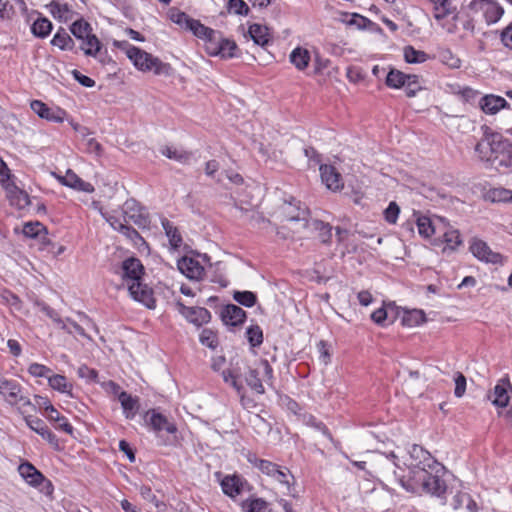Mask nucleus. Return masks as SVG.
Segmentation results:
<instances>
[{"instance_id":"13d9d810","label":"nucleus","mask_w":512,"mask_h":512,"mask_svg":"<svg viewBox=\"0 0 512 512\" xmlns=\"http://www.w3.org/2000/svg\"><path fill=\"white\" fill-rule=\"evenodd\" d=\"M400 213V208L395 202H390L388 207L384 210L385 220L390 224L397 222Z\"/></svg>"},{"instance_id":"a19ab883","label":"nucleus","mask_w":512,"mask_h":512,"mask_svg":"<svg viewBox=\"0 0 512 512\" xmlns=\"http://www.w3.org/2000/svg\"><path fill=\"white\" fill-rule=\"evenodd\" d=\"M81 41L82 43L80 47L84 53L89 56H96L101 48L98 38L94 34L90 33L87 37L81 39Z\"/></svg>"},{"instance_id":"49530a36","label":"nucleus","mask_w":512,"mask_h":512,"mask_svg":"<svg viewBox=\"0 0 512 512\" xmlns=\"http://www.w3.org/2000/svg\"><path fill=\"white\" fill-rule=\"evenodd\" d=\"M243 512H266L267 503L261 498L247 499L241 504Z\"/></svg>"},{"instance_id":"f257e3e1","label":"nucleus","mask_w":512,"mask_h":512,"mask_svg":"<svg viewBox=\"0 0 512 512\" xmlns=\"http://www.w3.org/2000/svg\"><path fill=\"white\" fill-rule=\"evenodd\" d=\"M404 465L408 467V475L401 476L395 472V476L406 491L427 493L436 497H442L445 494L447 485L443 477L446 469L421 446H412Z\"/></svg>"},{"instance_id":"c9c22d12","label":"nucleus","mask_w":512,"mask_h":512,"mask_svg":"<svg viewBox=\"0 0 512 512\" xmlns=\"http://www.w3.org/2000/svg\"><path fill=\"white\" fill-rule=\"evenodd\" d=\"M433 5L434 18L441 21L448 15L452 14L454 8L450 0H427Z\"/></svg>"},{"instance_id":"a18cd8bd","label":"nucleus","mask_w":512,"mask_h":512,"mask_svg":"<svg viewBox=\"0 0 512 512\" xmlns=\"http://www.w3.org/2000/svg\"><path fill=\"white\" fill-rule=\"evenodd\" d=\"M404 58L407 63H423L428 59V55L412 46H406L404 48Z\"/></svg>"},{"instance_id":"a211bd4d","label":"nucleus","mask_w":512,"mask_h":512,"mask_svg":"<svg viewBox=\"0 0 512 512\" xmlns=\"http://www.w3.org/2000/svg\"><path fill=\"white\" fill-rule=\"evenodd\" d=\"M179 271L191 280H200L205 270L200 262L192 257L184 256L177 262Z\"/></svg>"},{"instance_id":"6ab92c4d","label":"nucleus","mask_w":512,"mask_h":512,"mask_svg":"<svg viewBox=\"0 0 512 512\" xmlns=\"http://www.w3.org/2000/svg\"><path fill=\"white\" fill-rule=\"evenodd\" d=\"M319 170L321 180L328 189L332 191H338L343 188L341 174L336 170L335 167L327 164H321Z\"/></svg>"},{"instance_id":"72a5a7b5","label":"nucleus","mask_w":512,"mask_h":512,"mask_svg":"<svg viewBox=\"0 0 512 512\" xmlns=\"http://www.w3.org/2000/svg\"><path fill=\"white\" fill-rule=\"evenodd\" d=\"M51 14L59 20L69 21L73 18L72 7L65 2L52 1L49 5Z\"/></svg>"},{"instance_id":"f8f14e48","label":"nucleus","mask_w":512,"mask_h":512,"mask_svg":"<svg viewBox=\"0 0 512 512\" xmlns=\"http://www.w3.org/2000/svg\"><path fill=\"white\" fill-rule=\"evenodd\" d=\"M512 397V385L508 378L498 380L493 390L488 394V399L492 404L500 409H504L509 404Z\"/></svg>"},{"instance_id":"8fccbe9b","label":"nucleus","mask_w":512,"mask_h":512,"mask_svg":"<svg viewBox=\"0 0 512 512\" xmlns=\"http://www.w3.org/2000/svg\"><path fill=\"white\" fill-rule=\"evenodd\" d=\"M227 11L230 14L247 16L250 9L246 2L243 0H228Z\"/></svg>"},{"instance_id":"de8ad7c7","label":"nucleus","mask_w":512,"mask_h":512,"mask_svg":"<svg viewBox=\"0 0 512 512\" xmlns=\"http://www.w3.org/2000/svg\"><path fill=\"white\" fill-rule=\"evenodd\" d=\"M168 17L173 23L185 29L188 28L190 22L192 21V18L177 8H171L168 12Z\"/></svg>"},{"instance_id":"7ed1b4c3","label":"nucleus","mask_w":512,"mask_h":512,"mask_svg":"<svg viewBox=\"0 0 512 512\" xmlns=\"http://www.w3.org/2000/svg\"><path fill=\"white\" fill-rule=\"evenodd\" d=\"M120 47L125 51L126 56L130 59L133 65L142 72H154L157 75L167 74L169 65L163 63L159 58L154 57L150 53L123 42Z\"/></svg>"},{"instance_id":"69168bd1","label":"nucleus","mask_w":512,"mask_h":512,"mask_svg":"<svg viewBox=\"0 0 512 512\" xmlns=\"http://www.w3.org/2000/svg\"><path fill=\"white\" fill-rule=\"evenodd\" d=\"M349 23L359 29L371 28L374 25L371 20L359 14H353Z\"/></svg>"},{"instance_id":"a878e982","label":"nucleus","mask_w":512,"mask_h":512,"mask_svg":"<svg viewBox=\"0 0 512 512\" xmlns=\"http://www.w3.org/2000/svg\"><path fill=\"white\" fill-rule=\"evenodd\" d=\"M118 400L121 403L126 419H133L140 407L139 399L128 394L126 391H121L118 395Z\"/></svg>"},{"instance_id":"2eb2a0df","label":"nucleus","mask_w":512,"mask_h":512,"mask_svg":"<svg viewBox=\"0 0 512 512\" xmlns=\"http://www.w3.org/2000/svg\"><path fill=\"white\" fill-rule=\"evenodd\" d=\"M222 491L230 498H235L244 491L251 489L245 478L238 474L226 475L220 482Z\"/></svg>"},{"instance_id":"4c0bfd02","label":"nucleus","mask_w":512,"mask_h":512,"mask_svg":"<svg viewBox=\"0 0 512 512\" xmlns=\"http://www.w3.org/2000/svg\"><path fill=\"white\" fill-rule=\"evenodd\" d=\"M248 33L254 43L260 46H265L270 40L268 28L260 24L250 25Z\"/></svg>"},{"instance_id":"473e14b6","label":"nucleus","mask_w":512,"mask_h":512,"mask_svg":"<svg viewBox=\"0 0 512 512\" xmlns=\"http://www.w3.org/2000/svg\"><path fill=\"white\" fill-rule=\"evenodd\" d=\"M451 505L455 510L465 508L468 512H477L478 507L476 502L470 497L469 494L464 492L456 493L453 498Z\"/></svg>"},{"instance_id":"680f3d73","label":"nucleus","mask_w":512,"mask_h":512,"mask_svg":"<svg viewBox=\"0 0 512 512\" xmlns=\"http://www.w3.org/2000/svg\"><path fill=\"white\" fill-rule=\"evenodd\" d=\"M199 339L203 345L209 348H215L217 346V338L215 334L209 329L202 330Z\"/></svg>"},{"instance_id":"864d4df0","label":"nucleus","mask_w":512,"mask_h":512,"mask_svg":"<svg viewBox=\"0 0 512 512\" xmlns=\"http://www.w3.org/2000/svg\"><path fill=\"white\" fill-rule=\"evenodd\" d=\"M417 228L421 236L429 238L434 234V227L428 217L421 216L417 219Z\"/></svg>"},{"instance_id":"4468645a","label":"nucleus","mask_w":512,"mask_h":512,"mask_svg":"<svg viewBox=\"0 0 512 512\" xmlns=\"http://www.w3.org/2000/svg\"><path fill=\"white\" fill-rule=\"evenodd\" d=\"M206 51L212 56H220L224 59L236 56L237 45L230 39L223 38L218 32V38L206 45Z\"/></svg>"},{"instance_id":"e2e57ef3","label":"nucleus","mask_w":512,"mask_h":512,"mask_svg":"<svg viewBox=\"0 0 512 512\" xmlns=\"http://www.w3.org/2000/svg\"><path fill=\"white\" fill-rule=\"evenodd\" d=\"M77 374L80 378L87 381H96L98 376V372L95 369L84 364L78 368Z\"/></svg>"},{"instance_id":"6e6552de","label":"nucleus","mask_w":512,"mask_h":512,"mask_svg":"<svg viewBox=\"0 0 512 512\" xmlns=\"http://www.w3.org/2000/svg\"><path fill=\"white\" fill-rule=\"evenodd\" d=\"M124 220L132 222L139 228H146L150 224L146 210L134 199L127 200L123 205Z\"/></svg>"},{"instance_id":"79ce46f5","label":"nucleus","mask_w":512,"mask_h":512,"mask_svg":"<svg viewBox=\"0 0 512 512\" xmlns=\"http://www.w3.org/2000/svg\"><path fill=\"white\" fill-rule=\"evenodd\" d=\"M425 322V314L422 310H411L404 313L402 323L408 327L418 326Z\"/></svg>"},{"instance_id":"7c9ffc66","label":"nucleus","mask_w":512,"mask_h":512,"mask_svg":"<svg viewBox=\"0 0 512 512\" xmlns=\"http://www.w3.org/2000/svg\"><path fill=\"white\" fill-rule=\"evenodd\" d=\"M48 384L53 390L72 397L73 385L64 375L51 373L48 378Z\"/></svg>"},{"instance_id":"39448f33","label":"nucleus","mask_w":512,"mask_h":512,"mask_svg":"<svg viewBox=\"0 0 512 512\" xmlns=\"http://www.w3.org/2000/svg\"><path fill=\"white\" fill-rule=\"evenodd\" d=\"M249 462L256 468H258L263 474L271 477L277 481L283 488L284 493L292 494V482L294 481L293 475L286 467H280L279 465L272 463L268 460L258 459L257 457H249Z\"/></svg>"},{"instance_id":"09e8293b","label":"nucleus","mask_w":512,"mask_h":512,"mask_svg":"<svg viewBox=\"0 0 512 512\" xmlns=\"http://www.w3.org/2000/svg\"><path fill=\"white\" fill-rule=\"evenodd\" d=\"M488 197L493 202H512V191L503 187L490 189Z\"/></svg>"},{"instance_id":"338daca9","label":"nucleus","mask_w":512,"mask_h":512,"mask_svg":"<svg viewBox=\"0 0 512 512\" xmlns=\"http://www.w3.org/2000/svg\"><path fill=\"white\" fill-rule=\"evenodd\" d=\"M120 227V233L126 236L128 239L133 241L134 243H137L138 241H143V238L141 235L132 227L125 224L124 226Z\"/></svg>"},{"instance_id":"b1692460","label":"nucleus","mask_w":512,"mask_h":512,"mask_svg":"<svg viewBox=\"0 0 512 512\" xmlns=\"http://www.w3.org/2000/svg\"><path fill=\"white\" fill-rule=\"evenodd\" d=\"M245 317V311L234 304L225 306L221 311V319L225 325L237 326L243 323Z\"/></svg>"},{"instance_id":"4be33fe9","label":"nucleus","mask_w":512,"mask_h":512,"mask_svg":"<svg viewBox=\"0 0 512 512\" xmlns=\"http://www.w3.org/2000/svg\"><path fill=\"white\" fill-rule=\"evenodd\" d=\"M179 312L186 317L188 321L196 325H202L210 319V312L206 308L186 307L181 302H177Z\"/></svg>"},{"instance_id":"f03ea898","label":"nucleus","mask_w":512,"mask_h":512,"mask_svg":"<svg viewBox=\"0 0 512 512\" xmlns=\"http://www.w3.org/2000/svg\"><path fill=\"white\" fill-rule=\"evenodd\" d=\"M123 281L128 288L130 296L147 308L155 307L153 290L142 283L144 267L139 259L128 258L122 264Z\"/></svg>"},{"instance_id":"3c124183","label":"nucleus","mask_w":512,"mask_h":512,"mask_svg":"<svg viewBox=\"0 0 512 512\" xmlns=\"http://www.w3.org/2000/svg\"><path fill=\"white\" fill-rule=\"evenodd\" d=\"M91 26L84 20H77L71 26V33L79 40L91 33Z\"/></svg>"},{"instance_id":"0e129e2a","label":"nucleus","mask_w":512,"mask_h":512,"mask_svg":"<svg viewBox=\"0 0 512 512\" xmlns=\"http://www.w3.org/2000/svg\"><path fill=\"white\" fill-rule=\"evenodd\" d=\"M413 79H409L405 86H403L405 90V94L408 97H414L416 93L421 90V86L418 81V76L412 75Z\"/></svg>"},{"instance_id":"aec40b11","label":"nucleus","mask_w":512,"mask_h":512,"mask_svg":"<svg viewBox=\"0 0 512 512\" xmlns=\"http://www.w3.org/2000/svg\"><path fill=\"white\" fill-rule=\"evenodd\" d=\"M57 179L62 185L77 191L93 193L95 190L91 183L82 180L75 172L70 169L66 171L65 175L57 176Z\"/></svg>"},{"instance_id":"dca6fc26","label":"nucleus","mask_w":512,"mask_h":512,"mask_svg":"<svg viewBox=\"0 0 512 512\" xmlns=\"http://www.w3.org/2000/svg\"><path fill=\"white\" fill-rule=\"evenodd\" d=\"M32 111L40 118L50 122L61 123L65 120L66 112L59 107H49L40 100H33L30 104Z\"/></svg>"},{"instance_id":"37998d69","label":"nucleus","mask_w":512,"mask_h":512,"mask_svg":"<svg viewBox=\"0 0 512 512\" xmlns=\"http://www.w3.org/2000/svg\"><path fill=\"white\" fill-rule=\"evenodd\" d=\"M51 44L59 47L61 50H71L74 42L70 35L64 30L58 31L52 38Z\"/></svg>"},{"instance_id":"f3484780","label":"nucleus","mask_w":512,"mask_h":512,"mask_svg":"<svg viewBox=\"0 0 512 512\" xmlns=\"http://www.w3.org/2000/svg\"><path fill=\"white\" fill-rule=\"evenodd\" d=\"M144 420L146 424L149 425L151 429L156 433L165 431L169 434H174L177 431L176 425L169 421L166 416L157 412L155 409L147 411L144 416Z\"/></svg>"},{"instance_id":"1a4fd4ad","label":"nucleus","mask_w":512,"mask_h":512,"mask_svg":"<svg viewBox=\"0 0 512 512\" xmlns=\"http://www.w3.org/2000/svg\"><path fill=\"white\" fill-rule=\"evenodd\" d=\"M18 472L21 477L31 486L39 487L44 485L43 490L50 494L53 490L51 482L38 471L31 463L25 462L19 465Z\"/></svg>"},{"instance_id":"bb28decb","label":"nucleus","mask_w":512,"mask_h":512,"mask_svg":"<svg viewBox=\"0 0 512 512\" xmlns=\"http://www.w3.org/2000/svg\"><path fill=\"white\" fill-rule=\"evenodd\" d=\"M161 224L168 238L170 248L174 251L178 250L183 244V238L178 227L166 218L161 219Z\"/></svg>"},{"instance_id":"f704fd0d","label":"nucleus","mask_w":512,"mask_h":512,"mask_svg":"<svg viewBox=\"0 0 512 512\" xmlns=\"http://www.w3.org/2000/svg\"><path fill=\"white\" fill-rule=\"evenodd\" d=\"M160 152L165 157L182 164L188 163L192 157L190 152L174 146H164L161 148Z\"/></svg>"},{"instance_id":"393cba45","label":"nucleus","mask_w":512,"mask_h":512,"mask_svg":"<svg viewBox=\"0 0 512 512\" xmlns=\"http://www.w3.org/2000/svg\"><path fill=\"white\" fill-rule=\"evenodd\" d=\"M479 104L482 111L490 115H494L499 110L508 107V103L503 97L493 94L483 96Z\"/></svg>"},{"instance_id":"603ef678","label":"nucleus","mask_w":512,"mask_h":512,"mask_svg":"<svg viewBox=\"0 0 512 512\" xmlns=\"http://www.w3.org/2000/svg\"><path fill=\"white\" fill-rule=\"evenodd\" d=\"M28 373L35 378H46L48 380L52 370L40 363H31L28 367Z\"/></svg>"},{"instance_id":"20e7f679","label":"nucleus","mask_w":512,"mask_h":512,"mask_svg":"<svg viewBox=\"0 0 512 512\" xmlns=\"http://www.w3.org/2000/svg\"><path fill=\"white\" fill-rule=\"evenodd\" d=\"M505 147H508V141L501 134L489 132L486 128L484 137L477 143L475 151L481 160L494 161L499 159Z\"/></svg>"},{"instance_id":"412c9836","label":"nucleus","mask_w":512,"mask_h":512,"mask_svg":"<svg viewBox=\"0 0 512 512\" xmlns=\"http://www.w3.org/2000/svg\"><path fill=\"white\" fill-rule=\"evenodd\" d=\"M22 233L28 238H38L42 244V249L50 246L51 241L47 237V230L45 226L38 222H27L23 225Z\"/></svg>"},{"instance_id":"9b49d317","label":"nucleus","mask_w":512,"mask_h":512,"mask_svg":"<svg viewBox=\"0 0 512 512\" xmlns=\"http://www.w3.org/2000/svg\"><path fill=\"white\" fill-rule=\"evenodd\" d=\"M470 7L473 10H481L489 25L498 22L504 14L503 7L495 0H473Z\"/></svg>"},{"instance_id":"423d86ee","label":"nucleus","mask_w":512,"mask_h":512,"mask_svg":"<svg viewBox=\"0 0 512 512\" xmlns=\"http://www.w3.org/2000/svg\"><path fill=\"white\" fill-rule=\"evenodd\" d=\"M273 378V369L266 359L258 361L253 367H249L245 375L247 385L258 394L265 393L263 383L272 387Z\"/></svg>"},{"instance_id":"2f4dec72","label":"nucleus","mask_w":512,"mask_h":512,"mask_svg":"<svg viewBox=\"0 0 512 512\" xmlns=\"http://www.w3.org/2000/svg\"><path fill=\"white\" fill-rule=\"evenodd\" d=\"M45 416L55 423H57L56 428L60 429L68 434H72L73 427L67 421L64 416H61L60 413L54 408L53 405H49L45 407Z\"/></svg>"},{"instance_id":"e433bc0d","label":"nucleus","mask_w":512,"mask_h":512,"mask_svg":"<svg viewBox=\"0 0 512 512\" xmlns=\"http://www.w3.org/2000/svg\"><path fill=\"white\" fill-rule=\"evenodd\" d=\"M307 229L311 231H318L319 232V240L322 243H328L331 239L332 233H331V226L329 224L324 223L323 221L317 220V219H311L309 224L306 226Z\"/></svg>"},{"instance_id":"ddd939ff","label":"nucleus","mask_w":512,"mask_h":512,"mask_svg":"<svg viewBox=\"0 0 512 512\" xmlns=\"http://www.w3.org/2000/svg\"><path fill=\"white\" fill-rule=\"evenodd\" d=\"M469 249L471 253L480 261L491 264H502L503 256L491 250L486 242L481 239L473 238L470 241Z\"/></svg>"},{"instance_id":"4d7b16f0","label":"nucleus","mask_w":512,"mask_h":512,"mask_svg":"<svg viewBox=\"0 0 512 512\" xmlns=\"http://www.w3.org/2000/svg\"><path fill=\"white\" fill-rule=\"evenodd\" d=\"M247 336L252 346H259L263 341V333L259 326H251L247 329Z\"/></svg>"},{"instance_id":"6e6d98bb","label":"nucleus","mask_w":512,"mask_h":512,"mask_svg":"<svg viewBox=\"0 0 512 512\" xmlns=\"http://www.w3.org/2000/svg\"><path fill=\"white\" fill-rule=\"evenodd\" d=\"M234 299L246 307H252L256 302L255 294L250 291L235 292Z\"/></svg>"},{"instance_id":"c756f323","label":"nucleus","mask_w":512,"mask_h":512,"mask_svg":"<svg viewBox=\"0 0 512 512\" xmlns=\"http://www.w3.org/2000/svg\"><path fill=\"white\" fill-rule=\"evenodd\" d=\"M289 60L296 69L303 71L310 63V52L303 47H296L291 51Z\"/></svg>"},{"instance_id":"58836bf2","label":"nucleus","mask_w":512,"mask_h":512,"mask_svg":"<svg viewBox=\"0 0 512 512\" xmlns=\"http://www.w3.org/2000/svg\"><path fill=\"white\" fill-rule=\"evenodd\" d=\"M411 76V74H404L399 70L392 69L386 77V84L390 88L398 89L405 86L409 79H413Z\"/></svg>"},{"instance_id":"0eeeda50","label":"nucleus","mask_w":512,"mask_h":512,"mask_svg":"<svg viewBox=\"0 0 512 512\" xmlns=\"http://www.w3.org/2000/svg\"><path fill=\"white\" fill-rule=\"evenodd\" d=\"M0 394L10 405H31L30 399L22 394L21 385L14 380H8L0 377Z\"/></svg>"},{"instance_id":"ea45409f","label":"nucleus","mask_w":512,"mask_h":512,"mask_svg":"<svg viewBox=\"0 0 512 512\" xmlns=\"http://www.w3.org/2000/svg\"><path fill=\"white\" fill-rule=\"evenodd\" d=\"M52 30V23L50 20L44 17H39L34 21L31 27L33 35L39 38L47 37Z\"/></svg>"},{"instance_id":"774afa93","label":"nucleus","mask_w":512,"mask_h":512,"mask_svg":"<svg viewBox=\"0 0 512 512\" xmlns=\"http://www.w3.org/2000/svg\"><path fill=\"white\" fill-rule=\"evenodd\" d=\"M501 41L505 47L512 50V23L502 31Z\"/></svg>"},{"instance_id":"5fc2aeb1","label":"nucleus","mask_w":512,"mask_h":512,"mask_svg":"<svg viewBox=\"0 0 512 512\" xmlns=\"http://www.w3.org/2000/svg\"><path fill=\"white\" fill-rule=\"evenodd\" d=\"M222 378L224 382L230 384L238 393H240L243 389L241 382L239 381L238 374L231 369H226L222 371Z\"/></svg>"},{"instance_id":"c03bdc74","label":"nucleus","mask_w":512,"mask_h":512,"mask_svg":"<svg viewBox=\"0 0 512 512\" xmlns=\"http://www.w3.org/2000/svg\"><path fill=\"white\" fill-rule=\"evenodd\" d=\"M41 311L49 317L60 329L67 333H72L66 322L59 316V314L46 304H39Z\"/></svg>"},{"instance_id":"5701e85b","label":"nucleus","mask_w":512,"mask_h":512,"mask_svg":"<svg viewBox=\"0 0 512 512\" xmlns=\"http://www.w3.org/2000/svg\"><path fill=\"white\" fill-rule=\"evenodd\" d=\"M27 425L39 434L44 440H46L53 447H58V438L52 431L45 425V423L36 417L26 418Z\"/></svg>"},{"instance_id":"c85d7f7f","label":"nucleus","mask_w":512,"mask_h":512,"mask_svg":"<svg viewBox=\"0 0 512 512\" xmlns=\"http://www.w3.org/2000/svg\"><path fill=\"white\" fill-rule=\"evenodd\" d=\"M187 30L191 31L198 38L204 39L206 45L214 41L215 37L218 38V31L204 26L200 21L195 19H192Z\"/></svg>"},{"instance_id":"052dcab7","label":"nucleus","mask_w":512,"mask_h":512,"mask_svg":"<svg viewBox=\"0 0 512 512\" xmlns=\"http://www.w3.org/2000/svg\"><path fill=\"white\" fill-rule=\"evenodd\" d=\"M14 15V6L12 0H0V18L9 20Z\"/></svg>"},{"instance_id":"bf43d9fd","label":"nucleus","mask_w":512,"mask_h":512,"mask_svg":"<svg viewBox=\"0 0 512 512\" xmlns=\"http://www.w3.org/2000/svg\"><path fill=\"white\" fill-rule=\"evenodd\" d=\"M498 164L512 171V143L508 142V147H505V150L499 157Z\"/></svg>"},{"instance_id":"9d476101","label":"nucleus","mask_w":512,"mask_h":512,"mask_svg":"<svg viewBox=\"0 0 512 512\" xmlns=\"http://www.w3.org/2000/svg\"><path fill=\"white\" fill-rule=\"evenodd\" d=\"M281 207H283V213L287 221L300 223L303 228H306L311 221L307 207L300 201L291 199Z\"/></svg>"},{"instance_id":"cd10ccee","label":"nucleus","mask_w":512,"mask_h":512,"mask_svg":"<svg viewBox=\"0 0 512 512\" xmlns=\"http://www.w3.org/2000/svg\"><path fill=\"white\" fill-rule=\"evenodd\" d=\"M443 242L445 243L443 253L455 252L458 247L463 244L459 230L453 228L452 226H448L444 231Z\"/></svg>"}]
</instances>
